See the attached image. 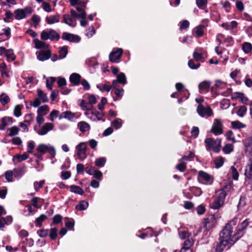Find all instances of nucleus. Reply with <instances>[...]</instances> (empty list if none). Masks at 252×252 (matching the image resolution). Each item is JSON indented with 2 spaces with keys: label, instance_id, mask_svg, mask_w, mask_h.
Instances as JSON below:
<instances>
[{
  "label": "nucleus",
  "instance_id": "1",
  "mask_svg": "<svg viewBox=\"0 0 252 252\" xmlns=\"http://www.w3.org/2000/svg\"><path fill=\"white\" fill-rule=\"evenodd\" d=\"M238 219L234 218L226 224L220 233V239H226L231 245L234 244L244 234V231L249 224L247 219H246L237 226L236 232L232 235L233 230L235 226L237 224Z\"/></svg>",
  "mask_w": 252,
  "mask_h": 252
},
{
  "label": "nucleus",
  "instance_id": "2",
  "mask_svg": "<svg viewBox=\"0 0 252 252\" xmlns=\"http://www.w3.org/2000/svg\"><path fill=\"white\" fill-rule=\"evenodd\" d=\"M231 188L230 185H227L219 190L218 195L214 198L213 202L210 205L212 209H218L223 205L225 197Z\"/></svg>",
  "mask_w": 252,
  "mask_h": 252
},
{
  "label": "nucleus",
  "instance_id": "3",
  "mask_svg": "<svg viewBox=\"0 0 252 252\" xmlns=\"http://www.w3.org/2000/svg\"><path fill=\"white\" fill-rule=\"evenodd\" d=\"M205 148L207 151H210L213 149L215 153H218L221 148V140L220 138L214 139L212 138H207L204 141Z\"/></svg>",
  "mask_w": 252,
  "mask_h": 252
},
{
  "label": "nucleus",
  "instance_id": "4",
  "mask_svg": "<svg viewBox=\"0 0 252 252\" xmlns=\"http://www.w3.org/2000/svg\"><path fill=\"white\" fill-rule=\"evenodd\" d=\"M41 39L43 40L50 39L51 41H57L60 38V35L53 29H47L41 33Z\"/></svg>",
  "mask_w": 252,
  "mask_h": 252
},
{
  "label": "nucleus",
  "instance_id": "5",
  "mask_svg": "<svg viewBox=\"0 0 252 252\" xmlns=\"http://www.w3.org/2000/svg\"><path fill=\"white\" fill-rule=\"evenodd\" d=\"M87 99L88 102H86L83 99L78 100L79 105L83 110H91L93 107V105L97 102V99L94 94H88Z\"/></svg>",
  "mask_w": 252,
  "mask_h": 252
},
{
  "label": "nucleus",
  "instance_id": "6",
  "mask_svg": "<svg viewBox=\"0 0 252 252\" xmlns=\"http://www.w3.org/2000/svg\"><path fill=\"white\" fill-rule=\"evenodd\" d=\"M245 181L252 189V158H250L245 168Z\"/></svg>",
  "mask_w": 252,
  "mask_h": 252
},
{
  "label": "nucleus",
  "instance_id": "7",
  "mask_svg": "<svg viewBox=\"0 0 252 252\" xmlns=\"http://www.w3.org/2000/svg\"><path fill=\"white\" fill-rule=\"evenodd\" d=\"M223 125L222 122L219 119L214 120L213 125L210 131L216 135H218L223 133Z\"/></svg>",
  "mask_w": 252,
  "mask_h": 252
},
{
  "label": "nucleus",
  "instance_id": "8",
  "mask_svg": "<svg viewBox=\"0 0 252 252\" xmlns=\"http://www.w3.org/2000/svg\"><path fill=\"white\" fill-rule=\"evenodd\" d=\"M216 223V220L214 215H211L204 219L202 222L203 227L207 232L215 226Z\"/></svg>",
  "mask_w": 252,
  "mask_h": 252
},
{
  "label": "nucleus",
  "instance_id": "9",
  "mask_svg": "<svg viewBox=\"0 0 252 252\" xmlns=\"http://www.w3.org/2000/svg\"><path fill=\"white\" fill-rule=\"evenodd\" d=\"M76 149L79 158L81 160L85 159L87 157V146L86 143L84 142L80 143L76 146Z\"/></svg>",
  "mask_w": 252,
  "mask_h": 252
},
{
  "label": "nucleus",
  "instance_id": "10",
  "mask_svg": "<svg viewBox=\"0 0 252 252\" xmlns=\"http://www.w3.org/2000/svg\"><path fill=\"white\" fill-rule=\"evenodd\" d=\"M121 48L114 49L109 54V60L112 63H119L123 54Z\"/></svg>",
  "mask_w": 252,
  "mask_h": 252
},
{
  "label": "nucleus",
  "instance_id": "11",
  "mask_svg": "<svg viewBox=\"0 0 252 252\" xmlns=\"http://www.w3.org/2000/svg\"><path fill=\"white\" fill-rule=\"evenodd\" d=\"M197 112L199 115L204 117L206 116L208 117L213 115V111L209 106L205 107L201 104H199L197 108Z\"/></svg>",
  "mask_w": 252,
  "mask_h": 252
},
{
  "label": "nucleus",
  "instance_id": "12",
  "mask_svg": "<svg viewBox=\"0 0 252 252\" xmlns=\"http://www.w3.org/2000/svg\"><path fill=\"white\" fill-rule=\"evenodd\" d=\"M62 38L64 40L76 43H78L81 40V38L78 35L67 32H63Z\"/></svg>",
  "mask_w": 252,
  "mask_h": 252
},
{
  "label": "nucleus",
  "instance_id": "13",
  "mask_svg": "<svg viewBox=\"0 0 252 252\" xmlns=\"http://www.w3.org/2000/svg\"><path fill=\"white\" fill-rule=\"evenodd\" d=\"M232 245L231 243L227 241L226 239L224 240L219 238V242L217 243L216 246V252H222L226 246H228L229 248Z\"/></svg>",
  "mask_w": 252,
  "mask_h": 252
},
{
  "label": "nucleus",
  "instance_id": "14",
  "mask_svg": "<svg viewBox=\"0 0 252 252\" xmlns=\"http://www.w3.org/2000/svg\"><path fill=\"white\" fill-rule=\"evenodd\" d=\"M31 12V9L29 8H25L23 9H18L15 11V18L17 20H20L25 18L27 14Z\"/></svg>",
  "mask_w": 252,
  "mask_h": 252
},
{
  "label": "nucleus",
  "instance_id": "15",
  "mask_svg": "<svg viewBox=\"0 0 252 252\" xmlns=\"http://www.w3.org/2000/svg\"><path fill=\"white\" fill-rule=\"evenodd\" d=\"M233 95L236 98H239L242 103L245 105H251L252 104V101L245 96V94L241 92L234 93Z\"/></svg>",
  "mask_w": 252,
  "mask_h": 252
},
{
  "label": "nucleus",
  "instance_id": "16",
  "mask_svg": "<svg viewBox=\"0 0 252 252\" xmlns=\"http://www.w3.org/2000/svg\"><path fill=\"white\" fill-rule=\"evenodd\" d=\"M54 127V125L52 123H47L43 125L41 129L37 131L38 134L40 135H45L51 130H52Z\"/></svg>",
  "mask_w": 252,
  "mask_h": 252
},
{
  "label": "nucleus",
  "instance_id": "17",
  "mask_svg": "<svg viewBox=\"0 0 252 252\" xmlns=\"http://www.w3.org/2000/svg\"><path fill=\"white\" fill-rule=\"evenodd\" d=\"M13 123V118L10 117H4L2 118L0 123V130H3L6 126Z\"/></svg>",
  "mask_w": 252,
  "mask_h": 252
},
{
  "label": "nucleus",
  "instance_id": "18",
  "mask_svg": "<svg viewBox=\"0 0 252 252\" xmlns=\"http://www.w3.org/2000/svg\"><path fill=\"white\" fill-rule=\"evenodd\" d=\"M198 177L203 180L206 184H211L213 182L212 177L206 172L200 171L198 173Z\"/></svg>",
  "mask_w": 252,
  "mask_h": 252
},
{
  "label": "nucleus",
  "instance_id": "19",
  "mask_svg": "<svg viewBox=\"0 0 252 252\" xmlns=\"http://www.w3.org/2000/svg\"><path fill=\"white\" fill-rule=\"evenodd\" d=\"M81 76L78 73H73L69 77L70 82L74 86H77L80 83Z\"/></svg>",
  "mask_w": 252,
  "mask_h": 252
},
{
  "label": "nucleus",
  "instance_id": "20",
  "mask_svg": "<svg viewBox=\"0 0 252 252\" xmlns=\"http://www.w3.org/2000/svg\"><path fill=\"white\" fill-rule=\"evenodd\" d=\"M63 22L71 27H75L76 25V22L69 14H64L63 16Z\"/></svg>",
  "mask_w": 252,
  "mask_h": 252
},
{
  "label": "nucleus",
  "instance_id": "21",
  "mask_svg": "<svg viewBox=\"0 0 252 252\" xmlns=\"http://www.w3.org/2000/svg\"><path fill=\"white\" fill-rule=\"evenodd\" d=\"M51 57V52L50 50L41 51L37 55V59L41 61H44L48 60Z\"/></svg>",
  "mask_w": 252,
  "mask_h": 252
},
{
  "label": "nucleus",
  "instance_id": "22",
  "mask_svg": "<svg viewBox=\"0 0 252 252\" xmlns=\"http://www.w3.org/2000/svg\"><path fill=\"white\" fill-rule=\"evenodd\" d=\"M112 88L114 89V94L116 96L118 97H121L124 94V89L118 86V84H116V82H112Z\"/></svg>",
  "mask_w": 252,
  "mask_h": 252
},
{
  "label": "nucleus",
  "instance_id": "23",
  "mask_svg": "<svg viewBox=\"0 0 252 252\" xmlns=\"http://www.w3.org/2000/svg\"><path fill=\"white\" fill-rule=\"evenodd\" d=\"M210 85V82L207 81H204L200 83L198 85L199 92L200 93H203L205 92H208Z\"/></svg>",
  "mask_w": 252,
  "mask_h": 252
},
{
  "label": "nucleus",
  "instance_id": "24",
  "mask_svg": "<svg viewBox=\"0 0 252 252\" xmlns=\"http://www.w3.org/2000/svg\"><path fill=\"white\" fill-rule=\"evenodd\" d=\"M238 23L236 21H232L230 23L225 22L221 24V27L226 30H232L237 26Z\"/></svg>",
  "mask_w": 252,
  "mask_h": 252
},
{
  "label": "nucleus",
  "instance_id": "25",
  "mask_svg": "<svg viewBox=\"0 0 252 252\" xmlns=\"http://www.w3.org/2000/svg\"><path fill=\"white\" fill-rule=\"evenodd\" d=\"M77 126L82 132H85L90 129V126L89 124L84 121L79 122Z\"/></svg>",
  "mask_w": 252,
  "mask_h": 252
},
{
  "label": "nucleus",
  "instance_id": "26",
  "mask_svg": "<svg viewBox=\"0 0 252 252\" xmlns=\"http://www.w3.org/2000/svg\"><path fill=\"white\" fill-rule=\"evenodd\" d=\"M46 21L48 24H53L56 23H58L60 21V15L57 14L55 15H52L46 17Z\"/></svg>",
  "mask_w": 252,
  "mask_h": 252
},
{
  "label": "nucleus",
  "instance_id": "27",
  "mask_svg": "<svg viewBox=\"0 0 252 252\" xmlns=\"http://www.w3.org/2000/svg\"><path fill=\"white\" fill-rule=\"evenodd\" d=\"M37 96L39 100L43 103L47 102L48 101V96L46 94L44 93L41 89L37 90Z\"/></svg>",
  "mask_w": 252,
  "mask_h": 252
},
{
  "label": "nucleus",
  "instance_id": "28",
  "mask_svg": "<svg viewBox=\"0 0 252 252\" xmlns=\"http://www.w3.org/2000/svg\"><path fill=\"white\" fill-rule=\"evenodd\" d=\"M113 82H116V84L118 83L125 85L126 83V78L124 73H120L117 75V80H113Z\"/></svg>",
  "mask_w": 252,
  "mask_h": 252
},
{
  "label": "nucleus",
  "instance_id": "29",
  "mask_svg": "<svg viewBox=\"0 0 252 252\" xmlns=\"http://www.w3.org/2000/svg\"><path fill=\"white\" fill-rule=\"evenodd\" d=\"M246 151L249 152L252 156V137L248 138L245 142Z\"/></svg>",
  "mask_w": 252,
  "mask_h": 252
},
{
  "label": "nucleus",
  "instance_id": "30",
  "mask_svg": "<svg viewBox=\"0 0 252 252\" xmlns=\"http://www.w3.org/2000/svg\"><path fill=\"white\" fill-rule=\"evenodd\" d=\"M242 50L246 54H249L252 51V44L250 42H245L242 44Z\"/></svg>",
  "mask_w": 252,
  "mask_h": 252
},
{
  "label": "nucleus",
  "instance_id": "31",
  "mask_svg": "<svg viewBox=\"0 0 252 252\" xmlns=\"http://www.w3.org/2000/svg\"><path fill=\"white\" fill-rule=\"evenodd\" d=\"M74 117V114L69 111H65L62 113L59 116V119L63 118L71 120Z\"/></svg>",
  "mask_w": 252,
  "mask_h": 252
},
{
  "label": "nucleus",
  "instance_id": "32",
  "mask_svg": "<svg viewBox=\"0 0 252 252\" xmlns=\"http://www.w3.org/2000/svg\"><path fill=\"white\" fill-rule=\"evenodd\" d=\"M70 191L72 192L80 195H83L84 193L82 188L75 185H71L70 186Z\"/></svg>",
  "mask_w": 252,
  "mask_h": 252
},
{
  "label": "nucleus",
  "instance_id": "33",
  "mask_svg": "<svg viewBox=\"0 0 252 252\" xmlns=\"http://www.w3.org/2000/svg\"><path fill=\"white\" fill-rule=\"evenodd\" d=\"M224 161V158L222 157H218L214 158V162L215 165V167L219 168L221 167Z\"/></svg>",
  "mask_w": 252,
  "mask_h": 252
},
{
  "label": "nucleus",
  "instance_id": "34",
  "mask_svg": "<svg viewBox=\"0 0 252 252\" xmlns=\"http://www.w3.org/2000/svg\"><path fill=\"white\" fill-rule=\"evenodd\" d=\"M70 14H71V16L72 17H73V18H86V12H83L80 13H78L76 11H75V10L72 9L70 10Z\"/></svg>",
  "mask_w": 252,
  "mask_h": 252
},
{
  "label": "nucleus",
  "instance_id": "35",
  "mask_svg": "<svg viewBox=\"0 0 252 252\" xmlns=\"http://www.w3.org/2000/svg\"><path fill=\"white\" fill-rule=\"evenodd\" d=\"M205 27L203 25H199L195 29L194 32L197 37L202 36L204 32Z\"/></svg>",
  "mask_w": 252,
  "mask_h": 252
},
{
  "label": "nucleus",
  "instance_id": "36",
  "mask_svg": "<svg viewBox=\"0 0 252 252\" xmlns=\"http://www.w3.org/2000/svg\"><path fill=\"white\" fill-rule=\"evenodd\" d=\"M10 101L9 97L5 94L2 93L0 95V102L2 105L4 106Z\"/></svg>",
  "mask_w": 252,
  "mask_h": 252
},
{
  "label": "nucleus",
  "instance_id": "37",
  "mask_svg": "<svg viewBox=\"0 0 252 252\" xmlns=\"http://www.w3.org/2000/svg\"><path fill=\"white\" fill-rule=\"evenodd\" d=\"M33 42L34 43V47L36 49H42L44 48L47 46L45 42L41 41L37 39H33Z\"/></svg>",
  "mask_w": 252,
  "mask_h": 252
},
{
  "label": "nucleus",
  "instance_id": "38",
  "mask_svg": "<svg viewBox=\"0 0 252 252\" xmlns=\"http://www.w3.org/2000/svg\"><path fill=\"white\" fill-rule=\"evenodd\" d=\"M49 111V108L47 105L40 106L37 110V114L45 116Z\"/></svg>",
  "mask_w": 252,
  "mask_h": 252
},
{
  "label": "nucleus",
  "instance_id": "39",
  "mask_svg": "<svg viewBox=\"0 0 252 252\" xmlns=\"http://www.w3.org/2000/svg\"><path fill=\"white\" fill-rule=\"evenodd\" d=\"M89 206V204L87 201H81L79 204L76 206L75 208L78 210H86Z\"/></svg>",
  "mask_w": 252,
  "mask_h": 252
},
{
  "label": "nucleus",
  "instance_id": "40",
  "mask_svg": "<svg viewBox=\"0 0 252 252\" xmlns=\"http://www.w3.org/2000/svg\"><path fill=\"white\" fill-rule=\"evenodd\" d=\"M58 229L56 227L51 228L49 230V236L51 240H55L58 235Z\"/></svg>",
  "mask_w": 252,
  "mask_h": 252
},
{
  "label": "nucleus",
  "instance_id": "41",
  "mask_svg": "<svg viewBox=\"0 0 252 252\" xmlns=\"http://www.w3.org/2000/svg\"><path fill=\"white\" fill-rule=\"evenodd\" d=\"M97 88L102 92L107 91V92H109L110 90L112 88V85H107L106 84H99L97 85Z\"/></svg>",
  "mask_w": 252,
  "mask_h": 252
},
{
  "label": "nucleus",
  "instance_id": "42",
  "mask_svg": "<svg viewBox=\"0 0 252 252\" xmlns=\"http://www.w3.org/2000/svg\"><path fill=\"white\" fill-rule=\"evenodd\" d=\"M49 146V145L41 144L37 146L36 150L42 154H44L47 152Z\"/></svg>",
  "mask_w": 252,
  "mask_h": 252
},
{
  "label": "nucleus",
  "instance_id": "43",
  "mask_svg": "<svg viewBox=\"0 0 252 252\" xmlns=\"http://www.w3.org/2000/svg\"><path fill=\"white\" fill-rule=\"evenodd\" d=\"M194 244V240L192 237L189 238L187 239L183 244V247L182 248L185 249H190L191 247Z\"/></svg>",
  "mask_w": 252,
  "mask_h": 252
},
{
  "label": "nucleus",
  "instance_id": "44",
  "mask_svg": "<svg viewBox=\"0 0 252 252\" xmlns=\"http://www.w3.org/2000/svg\"><path fill=\"white\" fill-rule=\"evenodd\" d=\"M234 146L232 144H227L222 148V151L225 154H229L233 151Z\"/></svg>",
  "mask_w": 252,
  "mask_h": 252
},
{
  "label": "nucleus",
  "instance_id": "45",
  "mask_svg": "<svg viewBox=\"0 0 252 252\" xmlns=\"http://www.w3.org/2000/svg\"><path fill=\"white\" fill-rule=\"evenodd\" d=\"M106 161L105 158L102 157L97 158L95 161V164L96 166L102 167L104 166Z\"/></svg>",
  "mask_w": 252,
  "mask_h": 252
},
{
  "label": "nucleus",
  "instance_id": "46",
  "mask_svg": "<svg viewBox=\"0 0 252 252\" xmlns=\"http://www.w3.org/2000/svg\"><path fill=\"white\" fill-rule=\"evenodd\" d=\"M47 219V216L44 214L41 215L39 217H38L35 221V224L36 226H41L42 225V222L45 220Z\"/></svg>",
  "mask_w": 252,
  "mask_h": 252
},
{
  "label": "nucleus",
  "instance_id": "47",
  "mask_svg": "<svg viewBox=\"0 0 252 252\" xmlns=\"http://www.w3.org/2000/svg\"><path fill=\"white\" fill-rule=\"evenodd\" d=\"M247 109L244 105L241 106L239 107L236 113L237 115L240 117H243L246 114Z\"/></svg>",
  "mask_w": 252,
  "mask_h": 252
},
{
  "label": "nucleus",
  "instance_id": "48",
  "mask_svg": "<svg viewBox=\"0 0 252 252\" xmlns=\"http://www.w3.org/2000/svg\"><path fill=\"white\" fill-rule=\"evenodd\" d=\"M9 132L8 134L9 136H14L17 134L20 130L19 128L16 126H13L8 129V130Z\"/></svg>",
  "mask_w": 252,
  "mask_h": 252
},
{
  "label": "nucleus",
  "instance_id": "49",
  "mask_svg": "<svg viewBox=\"0 0 252 252\" xmlns=\"http://www.w3.org/2000/svg\"><path fill=\"white\" fill-rule=\"evenodd\" d=\"M231 126L233 128L240 129L245 128L246 125L238 121H233L231 122Z\"/></svg>",
  "mask_w": 252,
  "mask_h": 252
},
{
  "label": "nucleus",
  "instance_id": "50",
  "mask_svg": "<svg viewBox=\"0 0 252 252\" xmlns=\"http://www.w3.org/2000/svg\"><path fill=\"white\" fill-rule=\"evenodd\" d=\"M5 55L8 61H14L15 60V56L12 50H8Z\"/></svg>",
  "mask_w": 252,
  "mask_h": 252
},
{
  "label": "nucleus",
  "instance_id": "51",
  "mask_svg": "<svg viewBox=\"0 0 252 252\" xmlns=\"http://www.w3.org/2000/svg\"><path fill=\"white\" fill-rule=\"evenodd\" d=\"M230 174L232 178L234 180H237L238 179L239 173L234 166H231L230 167Z\"/></svg>",
  "mask_w": 252,
  "mask_h": 252
},
{
  "label": "nucleus",
  "instance_id": "52",
  "mask_svg": "<svg viewBox=\"0 0 252 252\" xmlns=\"http://www.w3.org/2000/svg\"><path fill=\"white\" fill-rule=\"evenodd\" d=\"M13 173L14 177L20 178L24 175V171L22 168H15L13 170Z\"/></svg>",
  "mask_w": 252,
  "mask_h": 252
},
{
  "label": "nucleus",
  "instance_id": "53",
  "mask_svg": "<svg viewBox=\"0 0 252 252\" xmlns=\"http://www.w3.org/2000/svg\"><path fill=\"white\" fill-rule=\"evenodd\" d=\"M196 3L199 8L204 9L207 6V0H196Z\"/></svg>",
  "mask_w": 252,
  "mask_h": 252
},
{
  "label": "nucleus",
  "instance_id": "54",
  "mask_svg": "<svg viewBox=\"0 0 252 252\" xmlns=\"http://www.w3.org/2000/svg\"><path fill=\"white\" fill-rule=\"evenodd\" d=\"M188 66L189 67L192 69H197L200 66V63H195L193 60H189L188 62Z\"/></svg>",
  "mask_w": 252,
  "mask_h": 252
},
{
  "label": "nucleus",
  "instance_id": "55",
  "mask_svg": "<svg viewBox=\"0 0 252 252\" xmlns=\"http://www.w3.org/2000/svg\"><path fill=\"white\" fill-rule=\"evenodd\" d=\"M112 126L116 129H119L122 126V121L120 119H117L112 123Z\"/></svg>",
  "mask_w": 252,
  "mask_h": 252
},
{
  "label": "nucleus",
  "instance_id": "56",
  "mask_svg": "<svg viewBox=\"0 0 252 252\" xmlns=\"http://www.w3.org/2000/svg\"><path fill=\"white\" fill-rule=\"evenodd\" d=\"M179 235L180 238L182 239H188L189 237L190 238L192 237L191 234L187 231H180L179 232Z\"/></svg>",
  "mask_w": 252,
  "mask_h": 252
},
{
  "label": "nucleus",
  "instance_id": "57",
  "mask_svg": "<svg viewBox=\"0 0 252 252\" xmlns=\"http://www.w3.org/2000/svg\"><path fill=\"white\" fill-rule=\"evenodd\" d=\"M25 120L24 123H27L28 125H30L31 122L34 120V115L33 114H27L25 117Z\"/></svg>",
  "mask_w": 252,
  "mask_h": 252
},
{
  "label": "nucleus",
  "instance_id": "58",
  "mask_svg": "<svg viewBox=\"0 0 252 252\" xmlns=\"http://www.w3.org/2000/svg\"><path fill=\"white\" fill-rule=\"evenodd\" d=\"M69 1L72 6L79 5L81 7H85L86 4V2L82 1L81 0H69Z\"/></svg>",
  "mask_w": 252,
  "mask_h": 252
},
{
  "label": "nucleus",
  "instance_id": "59",
  "mask_svg": "<svg viewBox=\"0 0 252 252\" xmlns=\"http://www.w3.org/2000/svg\"><path fill=\"white\" fill-rule=\"evenodd\" d=\"M55 81V78L54 77H49L46 79V87L49 90H52V85Z\"/></svg>",
  "mask_w": 252,
  "mask_h": 252
},
{
  "label": "nucleus",
  "instance_id": "60",
  "mask_svg": "<svg viewBox=\"0 0 252 252\" xmlns=\"http://www.w3.org/2000/svg\"><path fill=\"white\" fill-rule=\"evenodd\" d=\"M5 179L8 182L12 181V178L13 176V171L11 170L6 171L4 173Z\"/></svg>",
  "mask_w": 252,
  "mask_h": 252
},
{
  "label": "nucleus",
  "instance_id": "61",
  "mask_svg": "<svg viewBox=\"0 0 252 252\" xmlns=\"http://www.w3.org/2000/svg\"><path fill=\"white\" fill-rule=\"evenodd\" d=\"M67 54V49L66 47L64 46L61 48L59 51V56L61 59H63L65 57Z\"/></svg>",
  "mask_w": 252,
  "mask_h": 252
},
{
  "label": "nucleus",
  "instance_id": "62",
  "mask_svg": "<svg viewBox=\"0 0 252 252\" xmlns=\"http://www.w3.org/2000/svg\"><path fill=\"white\" fill-rule=\"evenodd\" d=\"M226 136L228 140L231 141L233 143L236 142V140L233 134V132L231 130H229L226 134Z\"/></svg>",
  "mask_w": 252,
  "mask_h": 252
},
{
  "label": "nucleus",
  "instance_id": "63",
  "mask_svg": "<svg viewBox=\"0 0 252 252\" xmlns=\"http://www.w3.org/2000/svg\"><path fill=\"white\" fill-rule=\"evenodd\" d=\"M45 183V181L42 180L39 182H35L34 183V188L35 190L37 191L38 190L41 188L43 185Z\"/></svg>",
  "mask_w": 252,
  "mask_h": 252
},
{
  "label": "nucleus",
  "instance_id": "64",
  "mask_svg": "<svg viewBox=\"0 0 252 252\" xmlns=\"http://www.w3.org/2000/svg\"><path fill=\"white\" fill-rule=\"evenodd\" d=\"M180 163L177 165L176 168L181 172H184L186 169V163L179 161Z\"/></svg>",
  "mask_w": 252,
  "mask_h": 252
}]
</instances>
